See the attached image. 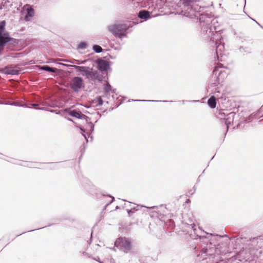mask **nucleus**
Returning <instances> with one entry per match:
<instances>
[{
  "label": "nucleus",
  "mask_w": 263,
  "mask_h": 263,
  "mask_svg": "<svg viewBox=\"0 0 263 263\" xmlns=\"http://www.w3.org/2000/svg\"><path fill=\"white\" fill-rule=\"evenodd\" d=\"M181 1L183 6L181 14L190 18L199 19L201 23L206 22L205 26L202 29L203 31L206 32V34L208 35H210V34L212 35L213 34V29L212 26L209 23V21H205V15L201 13V9H203L204 8L196 4V2L194 0H181Z\"/></svg>",
  "instance_id": "obj_1"
},
{
  "label": "nucleus",
  "mask_w": 263,
  "mask_h": 263,
  "mask_svg": "<svg viewBox=\"0 0 263 263\" xmlns=\"http://www.w3.org/2000/svg\"><path fill=\"white\" fill-rule=\"evenodd\" d=\"M96 63L98 69L102 71H106L110 68L109 62L102 59L97 60Z\"/></svg>",
  "instance_id": "obj_9"
},
{
  "label": "nucleus",
  "mask_w": 263,
  "mask_h": 263,
  "mask_svg": "<svg viewBox=\"0 0 263 263\" xmlns=\"http://www.w3.org/2000/svg\"><path fill=\"white\" fill-rule=\"evenodd\" d=\"M5 21L0 22V49L3 48L7 43L15 41V39L11 37L9 33L5 31Z\"/></svg>",
  "instance_id": "obj_4"
},
{
  "label": "nucleus",
  "mask_w": 263,
  "mask_h": 263,
  "mask_svg": "<svg viewBox=\"0 0 263 263\" xmlns=\"http://www.w3.org/2000/svg\"><path fill=\"white\" fill-rule=\"evenodd\" d=\"M3 8L2 6L1 5L0 7V9H2Z\"/></svg>",
  "instance_id": "obj_44"
},
{
  "label": "nucleus",
  "mask_w": 263,
  "mask_h": 263,
  "mask_svg": "<svg viewBox=\"0 0 263 263\" xmlns=\"http://www.w3.org/2000/svg\"><path fill=\"white\" fill-rule=\"evenodd\" d=\"M94 101L96 102L97 106H101L103 104V101L101 97L97 98Z\"/></svg>",
  "instance_id": "obj_26"
},
{
  "label": "nucleus",
  "mask_w": 263,
  "mask_h": 263,
  "mask_svg": "<svg viewBox=\"0 0 263 263\" xmlns=\"http://www.w3.org/2000/svg\"><path fill=\"white\" fill-rule=\"evenodd\" d=\"M82 135H83V136L84 137V138L86 139V142H88V139H87V137H86V136H85V135H84V134H82Z\"/></svg>",
  "instance_id": "obj_35"
},
{
  "label": "nucleus",
  "mask_w": 263,
  "mask_h": 263,
  "mask_svg": "<svg viewBox=\"0 0 263 263\" xmlns=\"http://www.w3.org/2000/svg\"><path fill=\"white\" fill-rule=\"evenodd\" d=\"M97 261H99L100 263H102L101 261L99 260V258L98 257V259H95Z\"/></svg>",
  "instance_id": "obj_39"
},
{
  "label": "nucleus",
  "mask_w": 263,
  "mask_h": 263,
  "mask_svg": "<svg viewBox=\"0 0 263 263\" xmlns=\"http://www.w3.org/2000/svg\"><path fill=\"white\" fill-rule=\"evenodd\" d=\"M127 212L129 215H130L131 214H133L134 213V211H133V210H132L131 208H130V209L127 210Z\"/></svg>",
  "instance_id": "obj_31"
},
{
  "label": "nucleus",
  "mask_w": 263,
  "mask_h": 263,
  "mask_svg": "<svg viewBox=\"0 0 263 263\" xmlns=\"http://www.w3.org/2000/svg\"><path fill=\"white\" fill-rule=\"evenodd\" d=\"M119 208H119V206H117L116 207V210H117V209H119Z\"/></svg>",
  "instance_id": "obj_41"
},
{
  "label": "nucleus",
  "mask_w": 263,
  "mask_h": 263,
  "mask_svg": "<svg viewBox=\"0 0 263 263\" xmlns=\"http://www.w3.org/2000/svg\"><path fill=\"white\" fill-rule=\"evenodd\" d=\"M23 9L26 10V14L25 16V20L27 21L29 17L33 16L34 14V10L32 6L29 4H26L24 6Z\"/></svg>",
  "instance_id": "obj_13"
},
{
  "label": "nucleus",
  "mask_w": 263,
  "mask_h": 263,
  "mask_svg": "<svg viewBox=\"0 0 263 263\" xmlns=\"http://www.w3.org/2000/svg\"><path fill=\"white\" fill-rule=\"evenodd\" d=\"M111 91L112 93H115L116 89H112V90H111Z\"/></svg>",
  "instance_id": "obj_38"
},
{
  "label": "nucleus",
  "mask_w": 263,
  "mask_h": 263,
  "mask_svg": "<svg viewBox=\"0 0 263 263\" xmlns=\"http://www.w3.org/2000/svg\"><path fill=\"white\" fill-rule=\"evenodd\" d=\"M53 165H57V163H52Z\"/></svg>",
  "instance_id": "obj_45"
},
{
  "label": "nucleus",
  "mask_w": 263,
  "mask_h": 263,
  "mask_svg": "<svg viewBox=\"0 0 263 263\" xmlns=\"http://www.w3.org/2000/svg\"><path fill=\"white\" fill-rule=\"evenodd\" d=\"M208 236H199L200 238H205L208 239L210 241L209 243L206 245L205 248H203L201 251V254H205L206 255L212 256L214 254H219L220 253V251L219 249L216 247V244H213L212 241L217 240V238L222 237V236L218 235H213L212 234L206 233Z\"/></svg>",
  "instance_id": "obj_2"
},
{
  "label": "nucleus",
  "mask_w": 263,
  "mask_h": 263,
  "mask_svg": "<svg viewBox=\"0 0 263 263\" xmlns=\"http://www.w3.org/2000/svg\"><path fill=\"white\" fill-rule=\"evenodd\" d=\"M88 123V130L90 131L91 133H92L94 130V125L90 121V119H89V121L88 122H86Z\"/></svg>",
  "instance_id": "obj_24"
},
{
  "label": "nucleus",
  "mask_w": 263,
  "mask_h": 263,
  "mask_svg": "<svg viewBox=\"0 0 263 263\" xmlns=\"http://www.w3.org/2000/svg\"><path fill=\"white\" fill-rule=\"evenodd\" d=\"M103 89L104 95L108 99L110 95V92L112 90L111 86L108 82H106L103 85Z\"/></svg>",
  "instance_id": "obj_17"
},
{
  "label": "nucleus",
  "mask_w": 263,
  "mask_h": 263,
  "mask_svg": "<svg viewBox=\"0 0 263 263\" xmlns=\"http://www.w3.org/2000/svg\"><path fill=\"white\" fill-rule=\"evenodd\" d=\"M245 4H246V0H245Z\"/></svg>",
  "instance_id": "obj_49"
},
{
  "label": "nucleus",
  "mask_w": 263,
  "mask_h": 263,
  "mask_svg": "<svg viewBox=\"0 0 263 263\" xmlns=\"http://www.w3.org/2000/svg\"><path fill=\"white\" fill-rule=\"evenodd\" d=\"M216 45V53L218 61H222L220 59V58L222 57V52L224 50V44L222 43L221 41H216L215 43Z\"/></svg>",
  "instance_id": "obj_10"
},
{
  "label": "nucleus",
  "mask_w": 263,
  "mask_h": 263,
  "mask_svg": "<svg viewBox=\"0 0 263 263\" xmlns=\"http://www.w3.org/2000/svg\"><path fill=\"white\" fill-rule=\"evenodd\" d=\"M156 207V206H154L151 207L150 208H151V209H154V208H155Z\"/></svg>",
  "instance_id": "obj_42"
},
{
  "label": "nucleus",
  "mask_w": 263,
  "mask_h": 263,
  "mask_svg": "<svg viewBox=\"0 0 263 263\" xmlns=\"http://www.w3.org/2000/svg\"><path fill=\"white\" fill-rule=\"evenodd\" d=\"M40 69L50 72L55 73L57 71V69L51 67L48 65H43L40 66Z\"/></svg>",
  "instance_id": "obj_19"
},
{
  "label": "nucleus",
  "mask_w": 263,
  "mask_h": 263,
  "mask_svg": "<svg viewBox=\"0 0 263 263\" xmlns=\"http://www.w3.org/2000/svg\"><path fill=\"white\" fill-rule=\"evenodd\" d=\"M68 62H70V63H73V62H72L71 61H69Z\"/></svg>",
  "instance_id": "obj_43"
},
{
  "label": "nucleus",
  "mask_w": 263,
  "mask_h": 263,
  "mask_svg": "<svg viewBox=\"0 0 263 263\" xmlns=\"http://www.w3.org/2000/svg\"><path fill=\"white\" fill-rule=\"evenodd\" d=\"M86 79L92 81H95L96 80L101 81L102 80V76L97 70H93L92 68Z\"/></svg>",
  "instance_id": "obj_11"
},
{
  "label": "nucleus",
  "mask_w": 263,
  "mask_h": 263,
  "mask_svg": "<svg viewBox=\"0 0 263 263\" xmlns=\"http://www.w3.org/2000/svg\"><path fill=\"white\" fill-rule=\"evenodd\" d=\"M249 17L253 21H254V22H255L261 28L263 29V27L259 23H258L256 21H255V20H254L253 18H251V17L249 16Z\"/></svg>",
  "instance_id": "obj_33"
},
{
  "label": "nucleus",
  "mask_w": 263,
  "mask_h": 263,
  "mask_svg": "<svg viewBox=\"0 0 263 263\" xmlns=\"http://www.w3.org/2000/svg\"><path fill=\"white\" fill-rule=\"evenodd\" d=\"M87 46V44L86 42H81L78 45V48L80 49H85Z\"/></svg>",
  "instance_id": "obj_25"
},
{
  "label": "nucleus",
  "mask_w": 263,
  "mask_h": 263,
  "mask_svg": "<svg viewBox=\"0 0 263 263\" xmlns=\"http://www.w3.org/2000/svg\"><path fill=\"white\" fill-rule=\"evenodd\" d=\"M151 13L149 11L145 10H141L138 12V16L140 19L147 21V20L151 18Z\"/></svg>",
  "instance_id": "obj_15"
},
{
  "label": "nucleus",
  "mask_w": 263,
  "mask_h": 263,
  "mask_svg": "<svg viewBox=\"0 0 263 263\" xmlns=\"http://www.w3.org/2000/svg\"><path fill=\"white\" fill-rule=\"evenodd\" d=\"M245 48L243 47H240L239 50L241 52H242L244 50Z\"/></svg>",
  "instance_id": "obj_34"
},
{
  "label": "nucleus",
  "mask_w": 263,
  "mask_h": 263,
  "mask_svg": "<svg viewBox=\"0 0 263 263\" xmlns=\"http://www.w3.org/2000/svg\"><path fill=\"white\" fill-rule=\"evenodd\" d=\"M197 101H195V100H193V101H192V102H197Z\"/></svg>",
  "instance_id": "obj_46"
},
{
  "label": "nucleus",
  "mask_w": 263,
  "mask_h": 263,
  "mask_svg": "<svg viewBox=\"0 0 263 263\" xmlns=\"http://www.w3.org/2000/svg\"><path fill=\"white\" fill-rule=\"evenodd\" d=\"M188 225H189V228L190 229H191V231H193L195 234H196V226L195 224H188Z\"/></svg>",
  "instance_id": "obj_28"
},
{
  "label": "nucleus",
  "mask_w": 263,
  "mask_h": 263,
  "mask_svg": "<svg viewBox=\"0 0 263 263\" xmlns=\"http://www.w3.org/2000/svg\"><path fill=\"white\" fill-rule=\"evenodd\" d=\"M224 119L225 120V123L227 125V128L228 130V125L230 124L232 122H233L235 114L233 112H231L229 114L227 115V116H225V115L224 114Z\"/></svg>",
  "instance_id": "obj_16"
},
{
  "label": "nucleus",
  "mask_w": 263,
  "mask_h": 263,
  "mask_svg": "<svg viewBox=\"0 0 263 263\" xmlns=\"http://www.w3.org/2000/svg\"><path fill=\"white\" fill-rule=\"evenodd\" d=\"M116 247L120 248L125 253H127L132 249L130 240L126 237H120L115 242Z\"/></svg>",
  "instance_id": "obj_5"
},
{
  "label": "nucleus",
  "mask_w": 263,
  "mask_h": 263,
  "mask_svg": "<svg viewBox=\"0 0 263 263\" xmlns=\"http://www.w3.org/2000/svg\"><path fill=\"white\" fill-rule=\"evenodd\" d=\"M109 197H110L111 198V199L110 200V201H109L108 203H107L106 205H105V207H107L109 204H111L115 200V198L113 196H111L110 195H109Z\"/></svg>",
  "instance_id": "obj_30"
},
{
  "label": "nucleus",
  "mask_w": 263,
  "mask_h": 263,
  "mask_svg": "<svg viewBox=\"0 0 263 263\" xmlns=\"http://www.w3.org/2000/svg\"><path fill=\"white\" fill-rule=\"evenodd\" d=\"M182 104H184L185 102H186V101H185V100H182L180 101Z\"/></svg>",
  "instance_id": "obj_37"
},
{
  "label": "nucleus",
  "mask_w": 263,
  "mask_h": 263,
  "mask_svg": "<svg viewBox=\"0 0 263 263\" xmlns=\"http://www.w3.org/2000/svg\"><path fill=\"white\" fill-rule=\"evenodd\" d=\"M18 162L19 163H16V162H13V163L24 166H27V167H35V163H33L32 162H28V161L21 162L20 161H19Z\"/></svg>",
  "instance_id": "obj_20"
},
{
  "label": "nucleus",
  "mask_w": 263,
  "mask_h": 263,
  "mask_svg": "<svg viewBox=\"0 0 263 263\" xmlns=\"http://www.w3.org/2000/svg\"><path fill=\"white\" fill-rule=\"evenodd\" d=\"M80 130H81L82 132H83V133H85V129H84L83 128H82V127H80Z\"/></svg>",
  "instance_id": "obj_36"
},
{
  "label": "nucleus",
  "mask_w": 263,
  "mask_h": 263,
  "mask_svg": "<svg viewBox=\"0 0 263 263\" xmlns=\"http://www.w3.org/2000/svg\"><path fill=\"white\" fill-rule=\"evenodd\" d=\"M65 111L71 116L80 119H85L86 122L89 121V118L86 115L81 114L80 112L76 109L70 110V109H66Z\"/></svg>",
  "instance_id": "obj_7"
},
{
  "label": "nucleus",
  "mask_w": 263,
  "mask_h": 263,
  "mask_svg": "<svg viewBox=\"0 0 263 263\" xmlns=\"http://www.w3.org/2000/svg\"><path fill=\"white\" fill-rule=\"evenodd\" d=\"M208 104L211 108H214L216 106V98L212 96L208 100Z\"/></svg>",
  "instance_id": "obj_18"
},
{
  "label": "nucleus",
  "mask_w": 263,
  "mask_h": 263,
  "mask_svg": "<svg viewBox=\"0 0 263 263\" xmlns=\"http://www.w3.org/2000/svg\"><path fill=\"white\" fill-rule=\"evenodd\" d=\"M256 114H251L249 116V117H248L249 118V120H251L252 119H253L254 117H255V116H256Z\"/></svg>",
  "instance_id": "obj_32"
},
{
  "label": "nucleus",
  "mask_w": 263,
  "mask_h": 263,
  "mask_svg": "<svg viewBox=\"0 0 263 263\" xmlns=\"http://www.w3.org/2000/svg\"><path fill=\"white\" fill-rule=\"evenodd\" d=\"M134 101H142V102H173V101H166V100H135Z\"/></svg>",
  "instance_id": "obj_23"
},
{
  "label": "nucleus",
  "mask_w": 263,
  "mask_h": 263,
  "mask_svg": "<svg viewBox=\"0 0 263 263\" xmlns=\"http://www.w3.org/2000/svg\"><path fill=\"white\" fill-rule=\"evenodd\" d=\"M69 86L73 92L77 93L80 89L84 88L85 84L81 77H74L71 80Z\"/></svg>",
  "instance_id": "obj_6"
},
{
  "label": "nucleus",
  "mask_w": 263,
  "mask_h": 263,
  "mask_svg": "<svg viewBox=\"0 0 263 263\" xmlns=\"http://www.w3.org/2000/svg\"><path fill=\"white\" fill-rule=\"evenodd\" d=\"M4 73L7 74L17 75L20 73V70L15 69L13 65L7 66L3 69Z\"/></svg>",
  "instance_id": "obj_12"
},
{
  "label": "nucleus",
  "mask_w": 263,
  "mask_h": 263,
  "mask_svg": "<svg viewBox=\"0 0 263 263\" xmlns=\"http://www.w3.org/2000/svg\"><path fill=\"white\" fill-rule=\"evenodd\" d=\"M6 104H8V105H14V106H23V107H30V106H27V104H26V103L20 104L19 102H13L12 103H6Z\"/></svg>",
  "instance_id": "obj_21"
},
{
  "label": "nucleus",
  "mask_w": 263,
  "mask_h": 263,
  "mask_svg": "<svg viewBox=\"0 0 263 263\" xmlns=\"http://www.w3.org/2000/svg\"><path fill=\"white\" fill-rule=\"evenodd\" d=\"M128 203L130 205L132 203L130 202H128Z\"/></svg>",
  "instance_id": "obj_47"
},
{
  "label": "nucleus",
  "mask_w": 263,
  "mask_h": 263,
  "mask_svg": "<svg viewBox=\"0 0 263 263\" xmlns=\"http://www.w3.org/2000/svg\"><path fill=\"white\" fill-rule=\"evenodd\" d=\"M0 155H3L2 154L0 153Z\"/></svg>",
  "instance_id": "obj_50"
},
{
  "label": "nucleus",
  "mask_w": 263,
  "mask_h": 263,
  "mask_svg": "<svg viewBox=\"0 0 263 263\" xmlns=\"http://www.w3.org/2000/svg\"><path fill=\"white\" fill-rule=\"evenodd\" d=\"M28 106H30V107H34L35 108H37V106H39V104L37 103H30L29 104H27Z\"/></svg>",
  "instance_id": "obj_29"
},
{
  "label": "nucleus",
  "mask_w": 263,
  "mask_h": 263,
  "mask_svg": "<svg viewBox=\"0 0 263 263\" xmlns=\"http://www.w3.org/2000/svg\"><path fill=\"white\" fill-rule=\"evenodd\" d=\"M106 208V207H105V206L104 207V210Z\"/></svg>",
  "instance_id": "obj_48"
},
{
  "label": "nucleus",
  "mask_w": 263,
  "mask_h": 263,
  "mask_svg": "<svg viewBox=\"0 0 263 263\" xmlns=\"http://www.w3.org/2000/svg\"><path fill=\"white\" fill-rule=\"evenodd\" d=\"M142 207H145L144 206L141 205H134L133 207H131V209L133 211H137L139 210L140 208H141Z\"/></svg>",
  "instance_id": "obj_27"
},
{
  "label": "nucleus",
  "mask_w": 263,
  "mask_h": 263,
  "mask_svg": "<svg viewBox=\"0 0 263 263\" xmlns=\"http://www.w3.org/2000/svg\"><path fill=\"white\" fill-rule=\"evenodd\" d=\"M68 66L74 67L78 71L81 72L82 75L83 77H85L86 78H87L90 71H91L92 69V68L87 66H77L74 65H69Z\"/></svg>",
  "instance_id": "obj_8"
},
{
  "label": "nucleus",
  "mask_w": 263,
  "mask_h": 263,
  "mask_svg": "<svg viewBox=\"0 0 263 263\" xmlns=\"http://www.w3.org/2000/svg\"><path fill=\"white\" fill-rule=\"evenodd\" d=\"M90 135V134H89V135H88V137H90V138H91V139L92 140V136H91Z\"/></svg>",
  "instance_id": "obj_40"
},
{
  "label": "nucleus",
  "mask_w": 263,
  "mask_h": 263,
  "mask_svg": "<svg viewBox=\"0 0 263 263\" xmlns=\"http://www.w3.org/2000/svg\"><path fill=\"white\" fill-rule=\"evenodd\" d=\"M92 49L96 53H100L103 51L102 48L98 45H94L92 46Z\"/></svg>",
  "instance_id": "obj_22"
},
{
  "label": "nucleus",
  "mask_w": 263,
  "mask_h": 263,
  "mask_svg": "<svg viewBox=\"0 0 263 263\" xmlns=\"http://www.w3.org/2000/svg\"><path fill=\"white\" fill-rule=\"evenodd\" d=\"M133 23L129 24L125 23L114 24L108 26V29L112 34L122 39L126 36L127 30L133 26Z\"/></svg>",
  "instance_id": "obj_3"
},
{
  "label": "nucleus",
  "mask_w": 263,
  "mask_h": 263,
  "mask_svg": "<svg viewBox=\"0 0 263 263\" xmlns=\"http://www.w3.org/2000/svg\"><path fill=\"white\" fill-rule=\"evenodd\" d=\"M219 68H221V65L220 64L215 66L214 69L213 70V73L216 76L217 74L218 75L217 77V79L220 81V79H223L227 75V73L225 72L224 70H219Z\"/></svg>",
  "instance_id": "obj_14"
}]
</instances>
